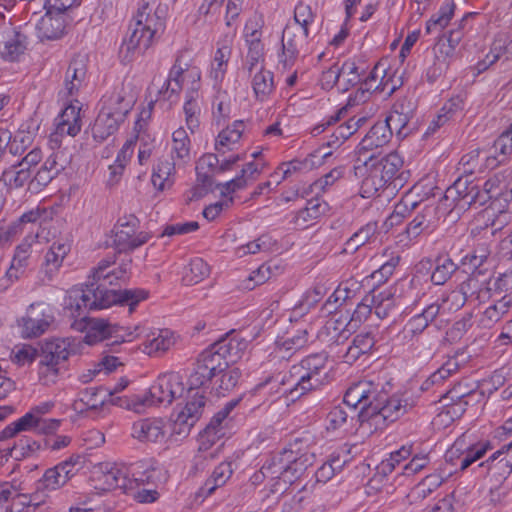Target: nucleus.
Segmentation results:
<instances>
[{
    "label": "nucleus",
    "mask_w": 512,
    "mask_h": 512,
    "mask_svg": "<svg viewBox=\"0 0 512 512\" xmlns=\"http://www.w3.org/2000/svg\"><path fill=\"white\" fill-rule=\"evenodd\" d=\"M113 262L101 260L93 271L92 281H88L81 288L69 291L65 305L73 311L72 316L86 320L85 311L100 310L115 304L128 305L129 312L132 313L138 303L148 297V292L144 289H107L105 284L98 283L109 278V273H105V270Z\"/></svg>",
    "instance_id": "f257e3e1"
},
{
    "label": "nucleus",
    "mask_w": 512,
    "mask_h": 512,
    "mask_svg": "<svg viewBox=\"0 0 512 512\" xmlns=\"http://www.w3.org/2000/svg\"><path fill=\"white\" fill-rule=\"evenodd\" d=\"M359 164L354 165L353 173L361 180L360 192L364 198L373 197L380 189L392 187L400 189L410 175L409 171L401 170L404 164L398 152H391L381 158L374 154L358 157Z\"/></svg>",
    "instance_id": "f03ea898"
},
{
    "label": "nucleus",
    "mask_w": 512,
    "mask_h": 512,
    "mask_svg": "<svg viewBox=\"0 0 512 512\" xmlns=\"http://www.w3.org/2000/svg\"><path fill=\"white\" fill-rule=\"evenodd\" d=\"M330 369L328 367V354L314 353L303 358L298 364L290 367L285 373H276L266 378L267 384L286 386L284 394L292 401L320 390L328 383Z\"/></svg>",
    "instance_id": "7ed1b4c3"
},
{
    "label": "nucleus",
    "mask_w": 512,
    "mask_h": 512,
    "mask_svg": "<svg viewBox=\"0 0 512 512\" xmlns=\"http://www.w3.org/2000/svg\"><path fill=\"white\" fill-rule=\"evenodd\" d=\"M98 479L103 481L102 490L121 489L129 493L140 485L165 482L167 471L156 460L144 459L129 466H111Z\"/></svg>",
    "instance_id": "20e7f679"
},
{
    "label": "nucleus",
    "mask_w": 512,
    "mask_h": 512,
    "mask_svg": "<svg viewBox=\"0 0 512 512\" xmlns=\"http://www.w3.org/2000/svg\"><path fill=\"white\" fill-rule=\"evenodd\" d=\"M133 21L134 23L129 27L131 33L120 48V56L127 62L132 60L135 52L144 53L152 45L157 32L164 26L162 19L156 13L151 14V8L147 3L138 9Z\"/></svg>",
    "instance_id": "39448f33"
},
{
    "label": "nucleus",
    "mask_w": 512,
    "mask_h": 512,
    "mask_svg": "<svg viewBox=\"0 0 512 512\" xmlns=\"http://www.w3.org/2000/svg\"><path fill=\"white\" fill-rule=\"evenodd\" d=\"M183 392V378L178 373H166L157 378L147 394L133 396L131 404L127 406L139 412L140 408L145 406L170 405L174 399L181 397Z\"/></svg>",
    "instance_id": "423d86ee"
},
{
    "label": "nucleus",
    "mask_w": 512,
    "mask_h": 512,
    "mask_svg": "<svg viewBox=\"0 0 512 512\" xmlns=\"http://www.w3.org/2000/svg\"><path fill=\"white\" fill-rule=\"evenodd\" d=\"M314 461V453L305 452L297 457L292 449H285L281 455L274 456L271 462H266L262 470L270 471L273 476L282 478L286 483H292L312 466Z\"/></svg>",
    "instance_id": "0eeeda50"
},
{
    "label": "nucleus",
    "mask_w": 512,
    "mask_h": 512,
    "mask_svg": "<svg viewBox=\"0 0 512 512\" xmlns=\"http://www.w3.org/2000/svg\"><path fill=\"white\" fill-rule=\"evenodd\" d=\"M139 226V219L133 215H125L119 218L112 230L113 244L119 253H127L145 244L150 235L147 232L136 234Z\"/></svg>",
    "instance_id": "6e6552de"
},
{
    "label": "nucleus",
    "mask_w": 512,
    "mask_h": 512,
    "mask_svg": "<svg viewBox=\"0 0 512 512\" xmlns=\"http://www.w3.org/2000/svg\"><path fill=\"white\" fill-rule=\"evenodd\" d=\"M386 386H390L389 382H381L379 378L377 381L373 379H366V391L364 394V403L361 409L357 412L358 420L361 423L368 422L370 426H374V421L381 411V406L384 401H387V395L389 391Z\"/></svg>",
    "instance_id": "1a4fd4ad"
},
{
    "label": "nucleus",
    "mask_w": 512,
    "mask_h": 512,
    "mask_svg": "<svg viewBox=\"0 0 512 512\" xmlns=\"http://www.w3.org/2000/svg\"><path fill=\"white\" fill-rule=\"evenodd\" d=\"M490 482L502 484L512 472V441L478 464Z\"/></svg>",
    "instance_id": "9d476101"
},
{
    "label": "nucleus",
    "mask_w": 512,
    "mask_h": 512,
    "mask_svg": "<svg viewBox=\"0 0 512 512\" xmlns=\"http://www.w3.org/2000/svg\"><path fill=\"white\" fill-rule=\"evenodd\" d=\"M70 353L69 343L65 339H54L46 342L42 346V353L40 355V374L52 373L56 376L59 369L64 367V363L69 358Z\"/></svg>",
    "instance_id": "9b49d317"
},
{
    "label": "nucleus",
    "mask_w": 512,
    "mask_h": 512,
    "mask_svg": "<svg viewBox=\"0 0 512 512\" xmlns=\"http://www.w3.org/2000/svg\"><path fill=\"white\" fill-rule=\"evenodd\" d=\"M53 321L54 317L47 305L44 303L32 304L22 318V335L25 338L38 337L48 329Z\"/></svg>",
    "instance_id": "f8f14e48"
},
{
    "label": "nucleus",
    "mask_w": 512,
    "mask_h": 512,
    "mask_svg": "<svg viewBox=\"0 0 512 512\" xmlns=\"http://www.w3.org/2000/svg\"><path fill=\"white\" fill-rule=\"evenodd\" d=\"M206 404V397L198 391L189 399L185 407L177 414L174 420L173 433L187 435L191 428L201 418Z\"/></svg>",
    "instance_id": "ddd939ff"
},
{
    "label": "nucleus",
    "mask_w": 512,
    "mask_h": 512,
    "mask_svg": "<svg viewBox=\"0 0 512 512\" xmlns=\"http://www.w3.org/2000/svg\"><path fill=\"white\" fill-rule=\"evenodd\" d=\"M27 36L13 27H0V56L15 61L27 49Z\"/></svg>",
    "instance_id": "4468645a"
},
{
    "label": "nucleus",
    "mask_w": 512,
    "mask_h": 512,
    "mask_svg": "<svg viewBox=\"0 0 512 512\" xmlns=\"http://www.w3.org/2000/svg\"><path fill=\"white\" fill-rule=\"evenodd\" d=\"M89 332L85 336V340L87 344H94L97 341L108 340L112 337L115 340L111 343H107L106 346H118L126 341L123 335H119V331L123 329V327L118 324H111L105 319H91L88 322Z\"/></svg>",
    "instance_id": "2eb2a0df"
},
{
    "label": "nucleus",
    "mask_w": 512,
    "mask_h": 512,
    "mask_svg": "<svg viewBox=\"0 0 512 512\" xmlns=\"http://www.w3.org/2000/svg\"><path fill=\"white\" fill-rule=\"evenodd\" d=\"M101 102L102 107L100 110L124 121L134 106L135 98L124 87H121L120 89H115L109 96H104Z\"/></svg>",
    "instance_id": "dca6fc26"
},
{
    "label": "nucleus",
    "mask_w": 512,
    "mask_h": 512,
    "mask_svg": "<svg viewBox=\"0 0 512 512\" xmlns=\"http://www.w3.org/2000/svg\"><path fill=\"white\" fill-rule=\"evenodd\" d=\"M68 15L66 13L51 12L46 10L45 15L37 24L38 37L41 41L44 40H58L66 34L68 25Z\"/></svg>",
    "instance_id": "f3484780"
},
{
    "label": "nucleus",
    "mask_w": 512,
    "mask_h": 512,
    "mask_svg": "<svg viewBox=\"0 0 512 512\" xmlns=\"http://www.w3.org/2000/svg\"><path fill=\"white\" fill-rule=\"evenodd\" d=\"M89 58L87 54L78 53L71 59L65 73V89L69 96L76 94L82 87L88 70Z\"/></svg>",
    "instance_id": "a211bd4d"
},
{
    "label": "nucleus",
    "mask_w": 512,
    "mask_h": 512,
    "mask_svg": "<svg viewBox=\"0 0 512 512\" xmlns=\"http://www.w3.org/2000/svg\"><path fill=\"white\" fill-rule=\"evenodd\" d=\"M392 135V128L388 126V122L384 120L376 122L357 146L359 157L365 156L373 149L385 146L390 142Z\"/></svg>",
    "instance_id": "6ab92c4d"
},
{
    "label": "nucleus",
    "mask_w": 512,
    "mask_h": 512,
    "mask_svg": "<svg viewBox=\"0 0 512 512\" xmlns=\"http://www.w3.org/2000/svg\"><path fill=\"white\" fill-rule=\"evenodd\" d=\"M132 436L140 442H162L165 438L162 419L146 418L134 422L132 426Z\"/></svg>",
    "instance_id": "aec40b11"
},
{
    "label": "nucleus",
    "mask_w": 512,
    "mask_h": 512,
    "mask_svg": "<svg viewBox=\"0 0 512 512\" xmlns=\"http://www.w3.org/2000/svg\"><path fill=\"white\" fill-rule=\"evenodd\" d=\"M436 208L425 205L421 212L408 223L404 235L411 241L419 237L423 233H431L436 227L435 218Z\"/></svg>",
    "instance_id": "412c9836"
},
{
    "label": "nucleus",
    "mask_w": 512,
    "mask_h": 512,
    "mask_svg": "<svg viewBox=\"0 0 512 512\" xmlns=\"http://www.w3.org/2000/svg\"><path fill=\"white\" fill-rule=\"evenodd\" d=\"M76 104L70 103L64 108L56 121V135L76 136L81 130V106L79 101Z\"/></svg>",
    "instance_id": "4be33fe9"
},
{
    "label": "nucleus",
    "mask_w": 512,
    "mask_h": 512,
    "mask_svg": "<svg viewBox=\"0 0 512 512\" xmlns=\"http://www.w3.org/2000/svg\"><path fill=\"white\" fill-rule=\"evenodd\" d=\"M500 177H503L504 180L506 178H512V169H505L504 171L495 174L494 177L485 182L483 188L478 184H475L474 188L470 191L471 196L468 198L469 208L472 206H475L476 208L481 207L491 200L494 197V190L499 187V184H501Z\"/></svg>",
    "instance_id": "5701e85b"
},
{
    "label": "nucleus",
    "mask_w": 512,
    "mask_h": 512,
    "mask_svg": "<svg viewBox=\"0 0 512 512\" xmlns=\"http://www.w3.org/2000/svg\"><path fill=\"white\" fill-rule=\"evenodd\" d=\"M212 344L230 364L235 363L241 357L248 345L244 338L234 333V330L226 333Z\"/></svg>",
    "instance_id": "b1692460"
},
{
    "label": "nucleus",
    "mask_w": 512,
    "mask_h": 512,
    "mask_svg": "<svg viewBox=\"0 0 512 512\" xmlns=\"http://www.w3.org/2000/svg\"><path fill=\"white\" fill-rule=\"evenodd\" d=\"M306 37L300 33L297 26L287 24L282 32V49L285 56L284 65L292 64L299 55L300 48L306 42Z\"/></svg>",
    "instance_id": "393cba45"
},
{
    "label": "nucleus",
    "mask_w": 512,
    "mask_h": 512,
    "mask_svg": "<svg viewBox=\"0 0 512 512\" xmlns=\"http://www.w3.org/2000/svg\"><path fill=\"white\" fill-rule=\"evenodd\" d=\"M409 404L407 400H402L397 396L389 397L387 395V401H384L381 406V411L374 421L375 429L387 426L389 423L396 421L399 417L407 412Z\"/></svg>",
    "instance_id": "a878e982"
},
{
    "label": "nucleus",
    "mask_w": 512,
    "mask_h": 512,
    "mask_svg": "<svg viewBox=\"0 0 512 512\" xmlns=\"http://www.w3.org/2000/svg\"><path fill=\"white\" fill-rule=\"evenodd\" d=\"M491 284V276L469 273L468 278L459 285V288L468 298L475 297L482 301L493 295Z\"/></svg>",
    "instance_id": "bb28decb"
},
{
    "label": "nucleus",
    "mask_w": 512,
    "mask_h": 512,
    "mask_svg": "<svg viewBox=\"0 0 512 512\" xmlns=\"http://www.w3.org/2000/svg\"><path fill=\"white\" fill-rule=\"evenodd\" d=\"M459 269V265L453 261L446 251L439 252L434 259V268L430 280L434 285L446 284Z\"/></svg>",
    "instance_id": "cd10ccee"
},
{
    "label": "nucleus",
    "mask_w": 512,
    "mask_h": 512,
    "mask_svg": "<svg viewBox=\"0 0 512 512\" xmlns=\"http://www.w3.org/2000/svg\"><path fill=\"white\" fill-rule=\"evenodd\" d=\"M222 370H217L208 365L194 363L193 370L188 378L189 392L194 390L212 389L215 385V380L219 378Z\"/></svg>",
    "instance_id": "c85d7f7f"
},
{
    "label": "nucleus",
    "mask_w": 512,
    "mask_h": 512,
    "mask_svg": "<svg viewBox=\"0 0 512 512\" xmlns=\"http://www.w3.org/2000/svg\"><path fill=\"white\" fill-rule=\"evenodd\" d=\"M471 175H463L457 178V180L446 190V198H453L455 202V208L459 210L469 209V200L471 193L470 191L474 188L475 184L473 180H470Z\"/></svg>",
    "instance_id": "c756f323"
},
{
    "label": "nucleus",
    "mask_w": 512,
    "mask_h": 512,
    "mask_svg": "<svg viewBox=\"0 0 512 512\" xmlns=\"http://www.w3.org/2000/svg\"><path fill=\"white\" fill-rule=\"evenodd\" d=\"M512 307V295H504L494 301L482 313L480 324L483 328H492L497 322L504 318Z\"/></svg>",
    "instance_id": "7c9ffc66"
},
{
    "label": "nucleus",
    "mask_w": 512,
    "mask_h": 512,
    "mask_svg": "<svg viewBox=\"0 0 512 512\" xmlns=\"http://www.w3.org/2000/svg\"><path fill=\"white\" fill-rule=\"evenodd\" d=\"M375 343V336L371 332L357 334L343 355L344 362L353 364L362 355L370 353Z\"/></svg>",
    "instance_id": "2f4dec72"
},
{
    "label": "nucleus",
    "mask_w": 512,
    "mask_h": 512,
    "mask_svg": "<svg viewBox=\"0 0 512 512\" xmlns=\"http://www.w3.org/2000/svg\"><path fill=\"white\" fill-rule=\"evenodd\" d=\"M261 32L257 29L251 31V33L246 34V43L248 45V53L246 57V61L243 65V70L247 71L250 75L254 69L260 63L264 61V46L261 42Z\"/></svg>",
    "instance_id": "473e14b6"
},
{
    "label": "nucleus",
    "mask_w": 512,
    "mask_h": 512,
    "mask_svg": "<svg viewBox=\"0 0 512 512\" xmlns=\"http://www.w3.org/2000/svg\"><path fill=\"white\" fill-rule=\"evenodd\" d=\"M332 151H323V148H318L313 153L309 154L303 161L292 160L288 163H282L281 169H283V178H287L289 175L302 169H312L323 164V160L329 157Z\"/></svg>",
    "instance_id": "72a5a7b5"
},
{
    "label": "nucleus",
    "mask_w": 512,
    "mask_h": 512,
    "mask_svg": "<svg viewBox=\"0 0 512 512\" xmlns=\"http://www.w3.org/2000/svg\"><path fill=\"white\" fill-rule=\"evenodd\" d=\"M123 122V120L115 118L109 113L100 110L92 127L93 139L99 143H102L109 136L118 131L119 126Z\"/></svg>",
    "instance_id": "f704fd0d"
},
{
    "label": "nucleus",
    "mask_w": 512,
    "mask_h": 512,
    "mask_svg": "<svg viewBox=\"0 0 512 512\" xmlns=\"http://www.w3.org/2000/svg\"><path fill=\"white\" fill-rule=\"evenodd\" d=\"M252 88L256 100L265 101L274 90V75L271 71L264 69L263 65L252 79Z\"/></svg>",
    "instance_id": "c9c22d12"
},
{
    "label": "nucleus",
    "mask_w": 512,
    "mask_h": 512,
    "mask_svg": "<svg viewBox=\"0 0 512 512\" xmlns=\"http://www.w3.org/2000/svg\"><path fill=\"white\" fill-rule=\"evenodd\" d=\"M38 424V416L34 412H28L18 420L6 426L0 433V440H8L24 431H35Z\"/></svg>",
    "instance_id": "e433bc0d"
},
{
    "label": "nucleus",
    "mask_w": 512,
    "mask_h": 512,
    "mask_svg": "<svg viewBox=\"0 0 512 512\" xmlns=\"http://www.w3.org/2000/svg\"><path fill=\"white\" fill-rule=\"evenodd\" d=\"M227 418L222 414V411H218L205 425L203 430L200 432V447L199 449H207L208 445H213L216 439H219L224 433L222 432V422Z\"/></svg>",
    "instance_id": "4c0bfd02"
},
{
    "label": "nucleus",
    "mask_w": 512,
    "mask_h": 512,
    "mask_svg": "<svg viewBox=\"0 0 512 512\" xmlns=\"http://www.w3.org/2000/svg\"><path fill=\"white\" fill-rule=\"evenodd\" d=\"M377 230V222H368L345 242L344 252L355 253L376 235Z\"/></svg>",
    "instance_id": "58836bf2"
},
{
    "label": "nucleus",
    "mask_w": 512,
    "mask_h": 512,
    "mask_svg": "<svg viewBox=\"0 0 512 512\" xmlns=\"http://www.w3.org/2000/svg\"><path fill=\"white\" fill-rule=\"evenodd\" d=\"M31 179V171L26 167L18 166V163L4 170L1 176V180L9 189L22 188L25 184H29Z\"/></svg>",
    "instance_id": "ea45409f"
},
{
    "label": "nucleus",
    "mask_w": 512,
    "mask_h": 512,
    "mask_svg": "<svg viewBox=\"0 0 512 512\" xmlns=\"http://www.w3.org/2000/svg\"><path fill=\"white\" fill-rule=\"evenodd\" d=\"M400 107L401 111L395 109L392 114L384 119V122H388V126H391L392 129H398V137H406L416 128V122H412V116L404 111L403 105H400Z\"/></svg>",
    "instance_id": "a19ab883"
},
{
    "label": "nucleus",
    "mask_w": 512,
    "mask_h": 512,
    "mask_svg": "<svg viewBox=\"0 0 512 512\" xmlns=\"http://www.w3.org/2000/svg\"><path fill=\"white\" fill-rule=\"evenodd\" d=\"M242 377V371L237 367H230L222 371L219 378L215 380L214 390L217 395H225L226 392L233 390Z\"/></svg>",
    "instance_id": "79ce46f5"
},
{
    "label": "nucleus",
    "mask_w": 512,
    "mask_h": 512,
    "mask_svg": "<svg viewBox=\"0 0 512 512\" xmlns=\"http://www.w3.org/2000/svg\"><path fill=\"white\" fill-rule=\"evenodd\" d=\"M366 387V379L361 380L355 384H353L351 387L348 388L344 395L343 403L349 407L350 411L353 413L352 416H350L351 420L354 419L355 416H357L356 410L359 408L361 409V406H363L364 403V394L367 390H365Z\"/></svg>",
    "instance_id": "37998d69"
},
{
    "label": "nucleus",
    "mask_w": 512,
    "mask_h": 512,
    "mask_svg": "<svg viewBox=\"0 0 512 512\" xmlns=\"http://www.w3.org/2000/svg\"><path fill=\"white\" fill-rule=\"evenodd\" d=\"M431 330V326L425 323V320L418 313L412 316L403 327V339L407 342L419 341V338L426 331L427 334H430Z\"/></svg>",
    "instance_id": "c03bdc74"
},
{
    "label": "nucleus",
    "mask_w": 512,
    "mask_h": 512,
    "mask_svg": "<svg viewBox=\"0 0 512 512\" xmlns=\"http://www.w3.org/2000/svg\"><path fill=\"white\" fill-rule=\"evenodd\" d=\"M510 179L511 178H506L504 180L503 177H500L503 187L499 186L494 190V197L492 198L493 200L489 207V211L493 212V215H495L496 212L507 211V208L512 201V188L509 187L508 183Z\"/></svg>",
    "instance_id": "a18cd8bd"
},
{
    "label": "nucleus",
    "mask_w": 512,
    "mask_h": 512,
    "mask_svg": "<svg viewBox=\"0 0 512 512\" xmlns=\"http://www.w3.org/2000/svg\"><path fill=\"white\" fill-rule=\"evenodd\" d=\"M371 297H375L373 310L379 319L387 318L395 307L394 295L390 291L377 292L376 289L371 290Z\"/></svg>",
    "instance_id": "49530a36"
},
{
    "label": "nucleus",
    "mask_w": 512,
    "mask_h": 512,
    "mask_svg": "<svg viewBox=\"0 0 512 512\" xmlns=\"http://www.w3.org/2000/svg\"><path fill=\"white\" fill-rule=\"evenodd\" d=\"M243 130L244 122L242 120H236L233 122L232 126H227L222 129L217 137L215 149L218 152H223L222 147L237 143L241 138Z\"/></svg>",
    "instance_id": "de8ad7c7"
},
{
    "label": "nucleus",
    "mask_w": 512,
    "mask_h": 512,
    "mask_svg": "<svg viewBox=\"0 0 512 512\" xmlns=\"http://www.w3.org/2000/svg\"><path fill=\"white\" fill-rule=\"evenodd\" d=\"M41 448V444L27 436H22L14 443L12 447L7 448V455L15 460L31 456L34 452Z\"/></svg>",
    "instance_id": "09e8293b"
},
{
    "label": "nucleus",
    "mask_w": 512,
    "mask_h": 512,
    "mask_svg": "<svg viewBox=\"0 0 512 512\" xmlns=\"http://www.w3.org/2000/svg\"><path fill=\"white\" fill-rule=\"evenodd\" d=\"M195 363L208 365L209 367L222 371L229 368L231 365L227 359H225L222 354L214 348L213 344L209 345L198 355Z\"/></svg>",
    "instance_id": "8fccbe9b"
},
{
    "label": "nucleus",
    "mask_w": 512,
    "mask_h": 512,
    "mask_svg": "<svg viewBox=\"0 0 512 512\" xmlns=\"http://www.w3.org/2000/svg\"><path fill=\"white\" fill-rule=\"evenodd\" d=\"M209 273V265L202 258H195L190 261L183 281L187 285H194L204 280Z\"/></svg>",
    "instance_id": "3c124183"
},
{
    "label": "nucleus",
    "mask_w": 512,
    "mask_h": 512,
    "mask_svg": "<svg viewBox=\"0 0 512 512\" xmlns=\"http://www.w3.org/2000/svg\"><path fill=\"white\" fill-rule=\"evenodd\" d=\"M454 10H455L454 2H452V1L445 2L440 7V10L436 14H434L430 18V20L427 21L426 31L429 33L432 31V29H435L436 27H439L440 29H443L444 27H446L454 15Z\"/></svg>",
    "instance_id": "603ef678"
},
{
    "label": "nucleus",
    "mask_w": 512,
    "mask_h": 512,
    "mask_svg": "<svg viewBox=\"0 0 512 512\" xmlns=\"http://www.w3.org/2000/svg\"><path fill=\"white\" fill-rule=\"evenodd\" d=\"M340 69V76H347L344 82L341 84L340 90L345 92L348 91L351 87L362 83V76L364 75V70L359 71L358 66L353 61H345Z\"/></svg>",
    "instance_id": "864d4df0"
},
{
    "label": "nucleus",
    "mask_w": 512,
    "mask_h": 512,
    "mask_svg": "<svg viewBox=\"0 0 512 512\" xmlns=\"http://www.w3.org/2000/svg\"><path fill=\"white\" fill-rule=\"evenodd\" d=\"M422 200L416 201L411 195H406L396 204L393 213L390 216L391 224H398L401 219L407 217L413 210L419 207Z\"/></svg>",
    "instance_id": "5fc2aeb1"
},
{
    "label": "nucleus",
    "mask_w": 512,
    "mask_h": 512,
    "mask_svg": "<svg viewBox=\"0 0 512 512\" xmlns=\"http://www.w3.org/2000/svg\"><path fill=\"white\" fill-rule=\"evenodd\" d=\"M63 467H52L46 470L42 479L39 481L38 489L56 490L66 483V476L62 475Z\"/></svg>",
    "instance_id": "6e6d98bb"
},
{
    "label": "nucleus",
    "mask_w": 512,
    "mask_h": 512,
    "mask_svg": "<svg viewBox=\"0 0 512 512\" xmlns=\"http://www.w3.org/2000/svg\"><path fill=\"white\" fill-rule=\"evenodd\" d=\"M102 392H105V389L102 387H89L79 393L82 400H84V404H86L89 409L97 410L101 408L107 400L106 393L101 395Z\"/></svg>",
    "instance_id": "4d7b16f0"
},
{
    "label": "nucleus",
    "mask_w": 512,
    "mask_h": 512,
    "mask_svg": "<svg viewBox=\"0 0 512 512\" xmlns=\"http://www.w3.org/2000/svg\"><path fill=\"white\" fill-rule=\"evenodd\" d=\"M461 265L468 267L469 273H475L479 276H491L490 261L480 260L476 255L466 254L461 259Z\"/></svg>",
    "instance_id": "13d9d810"
},
{
    "label": "nucleus",
    "mask_w": 512,
    "mask_h": 512,
    "mask_svg": "<svg viewBox=\"0 0 512 512\" xmlns=\"http://www.w3.org/2000/svg\"><path fill=\"white\" fill-rule=\"evenodd\" d=\"M34 135L29 131H18L10 140V153L12 155L23 154L33 143Z\"/></svg>",
    "instance_id": "bf43d9fd"
},
{
    "label": "nucleus",
    "mask_w": 512,
    "mask_h": 512,
    "mask_svg": "<svg viewBox=\"0 0 512 512\" xmlns=\"http://www.w3.org/2000/svg\"><path fill=\"white\" fill-rule=\"evenodd\" d=\"M375 304V297H371V291L364 296L362 301L355 308L350 323L355 325L360 324L367 320L373 311V305Z\"/></svg>",
    "instance_id": "052dcab7"
},
{
    "label": "nucleus",
    "mask_w": 512,
    "mask_h": 512,
    "mask_svg": "<svg viewBox=\"0 0 512 512\" xmlns=\"http://www.w3.org/2000/svg\"><path fill=\"white\" fill-rule=\"evenodd\" d=\"M349 414L342 406H335L327 414V430L347 429Z\"/></svg>",
    "instance_id": "680f3d73"
},
{
    "label": "nucleus",
    "mask_w": 512,
    "mask_h": 512,
    "mask_svg": "<svg viewBox=\"0 0 512 512\" xmlns=\"http://www.w3.org/2000/svg\"><path fill=\"white\" fill-rule=\"evenodd\" d=\"M309 341V333L306 329L298 330L296 334L287 337L282 342H277L280 349L297 351L303 348Z\"/></svg>",
    "instance_id": "e2e57ef3"
},
{
    "label": "nucleus",
    "mask_w": 512,
    "mask_h": 512,
    "mask_svg": "<svg viewBox=\"0 0 512 512\" xmlns=\"http://www.w3.org/2000/svg\"><path fill=\"white\" fill-rule=\"evenodd\" d=\"M174 164L169 161L160 162L153 171L152 183L158 189L163 190L165 182L169 180L174 171Z\"/></svg>",
    "instance_id": "0e129e2a"
},
{
    "label": "nucleus",
    "mask_w": 512,
    "mask_h": 512,
    "mask_svg": "<svg viewBox=\"0 0 512 512\" xmlns=\"http://www.w3.org/2000/svg\"><path fill=\"white\" fill-rule=\"evenodd\" d=\"M180 61H181V57L178 56L175 60L174 65L170 69L168 79L164 83V86L159 90V94L167 95L168 89H169L171 83H176V84H181V85L183 84V74L187 70V66L182 67L180 64Z\"/></svg>",
    "instance_id": "69168bd1"
},
{
    "label": "nucleus",
    "mask_w": 512,
    "mask_h": 512,
    "mask_svg": "<svg viewBox=\"0 0 512 512\" xmlns=\"http://www.w3.org/2000/svg\"><path fill=\"white\" fill-rule=\"evenodd\" d=\"M398 263L399 257H392L389 261L382 264L379 269L370 275L371 279L374 280L377 284L385 283L393 274Z\"/></svg>",
    "instance_id": "338daca9"
},
{
    "label": "nucleus",
    "mask_w": 512,
    "mask_h": 512,
    "mask_svg": "<svg viewBox=\"0 0 512 512\" xmlns=\"http://www.w3.org/2000/svg\"><path fill=\"white\" fill-rule=\"evenodd\" d=\"M174 344V338L169 330H162L160 334L150 341L151 350L165 352Z\"/></svg>",
    "instance_id": "774afa93"
}]
</instances>
